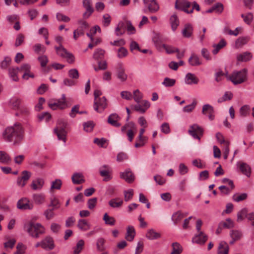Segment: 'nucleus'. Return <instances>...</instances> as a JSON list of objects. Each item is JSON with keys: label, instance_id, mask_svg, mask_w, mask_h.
<instances>
[{"label": "nucleus", "instance_id": "obj_1", "mask_svg": "<svg viewBox=\"0 0 254 254\" xmlns=\"http://www.w3.org/2000/svg\"><path fill=\"white\" fill-rule=\"evenodd\" d=\"M2 137L5 141L12 142L14 146H19L24 140V128L20 123H16L5 129Z\"/></svg>", "mask_w": 254, "mask_h": 254}, {"label": "nucleus", "instance_id": "obj_2", "mask_svg": "<svg viewBox=\"0 0 254 254\" xmlns=\"http://www.w3.org/2000/svg\"><path fill=\"white\" fill-rule=\"evenodd\" d=\"M24 230L27 232L29 235L35 238L39 237L45 232L44 228L40 223H35L32 222H28L24 225Z\"/></svg>", "mask_w": 254, "mask_h": 254}, {"label": "nucleus", "instance_id": "obj_3", "mask_svg": "<svg viewBox=\"0 0 254 254\" xmlns=\"http://www.w3.org/2000/svg\"><path fill=\"white\" fill-rule=\"evenodd\" d=\"M247 69L243 68L240 71H233L230 75L227 74L226 76L234 84L237 85L243 83L247 80Z\"/></svg>", "mask_w": 254, "mask_h": 254}, {"label": "nucleus", "instance_id": "obj_4", "mask_svg": "<svg viewBox=\"0 0 254 254\" xmlns=\"http://www.w3.org/2000/svg\"><path fill=\"white\" fill-rule=\"evenodd\" d=\"M67 123L64 119H59L57 127L54 128V132L57 135L59 140H62L64 143L66 142L67 132L66 128Z\"/></svg>", "mask_w": 254, "mask_h": 254}, {"label": "nucleus", "instance_id": "obj_5", "mask_svg": "<svg viewBox=\"0 0 254 254\" xmlns=\"http://www.w3.org/2000/svg\"><path fill=\"white\" fill-rule=\"evenodd\" d=\"M48 106L50 108L54 110L57 109L64 110L69 107L66 100L65 94H63L62 98L57 100L55 102H52V101L50 102L48 104Z\"/></svg>", "mask_w": 254, "mask_h": 254}, {"label": "nucleus", "instance_id": "obj_6", "mask_svg": "<svg viewBox=\"0 0 254 254\" xmlns=\"http://www.w3.org/2000/svg\"><path fill=\"white\" fill-rule=\"evenodd\" d=\"M188 132L194 138L199 140L200 139L199 135L202 136L203 129L198 125L193 124L190 127Z\"/></svg>", "mask_w": 254, "mask_h": 254}, {"label": "nucleus", "instance_id": "obj_7", "mask_svg": "<svg viewBox=\"0 0 254 254\" xmlns=\"http://www.w3.org/2000/svg\"><path fill=\"white\" fill-rule=\"evenodd\" d=\"M82 4L85 9V11L83 13V19H86L93 13L94 9L92 5L91 0H83Z\"/></svg>", "mask_w": 254, "mask_h": 254}, {"label": "nucleus", "instance_id": "obj_8", "mask_svg": "<svg viewBox=\"0 0 254 254\" xmlns=\"http://www.w3.org/2000/svg\"><path fill=\"white\" fill-rule=\"evenodd\" d=\"M31 66L28 64H22L20 67H17L19 72H23L24 73L22 75V78L24 79L28 80L29 77L34 78V75L30 71Z\"/></svg>", "mask_w": 254, "mask_h": 254}, {"label": "nucleus", "instance_id": "obj_9", "mask_svg": "<svg viewBox=\"0 0 254 254\" xmlns=\"http://www.w3.org/2000/svg\"><path fill=\"white\" fill-rule=\"evenodd\" d=\"M116 73L117 78L122 82L127 80V75L125 72V68L121 63L118 64L116 67Z\"/></svg>", "mask_w": 254, "mask_h": 254}, {"label": "nucleus", "instance_id": "obj_10", "mask_svg": "<svg viewBox=\"0 0 254 254\" xmlns=\"http://www.w3.org/2000/svg\"><path fill=\"white\" fill-rule=\"evenodd\" d=\"M143 1L145 7L149 12L153 13L158 10L159 6L155 0H143Z\"/></svg>", "mask_w": 254, "mask_h": 254}, {"label": "nucleus", "instance_id": "obj_11", "mask_svg": "<svg viewBox=\"0 0 254 254\" xmlns=\"http://www.w3.org/2000/svg\"><path fill=\"white\" fill-rule=\"evenodd\" d=\"M22 176L17 179V185L20 187H23L26 184L27 181L31 177V173L27 171H23L22 172Z\"/></svg>", "mask_w": 254, "mask_h": 254}, {"label": "nucleus", "instance_id": "obj_12", "mask_svg": "<svg viewBox=\"0 0 254 254\" xmlns=\"http://www.w3.org/2000/svg\"><path fill=\"white\" fill-rule=\"evenodd\" d=\"M107 100L105 97L99 98L96 99V100H94V110L97 112H101L99 110V108H100L102 111L104 110L107 107Z\"/></svg>", "mask_w": 254, "mask_h": 254}, {"label": "nucleus", "instance_id": "obj_13", "mask_svg": "<svg viewBox=\"0 0 254 254\" xmlns=\"http://www.w3.org/2000/svg\"><path fill=\"white\" fill-rule=\"evenodd\" d=\"M42 248L47 250H52L55 248L54 241L50 236H47L42 240Z\"/></svg>", "mask_w": 254, "mask_h": 254}, {"label": "nucleus", "instance_id": "obj_14", "mask_svg": "<svg viewBox=\"0 0 254 254\" xmlns=\"http://www.w3.org/2000/svg\"><path fill=\"white\" fill-rule=\"evenodd\" d=\"M120 177L128 183H132L134 180V176L130 169H127L120 173Z\"/></svg>", "mask_w": 254, "mask_h": 254}, {"label": "nucleus", "instance_id": "obj_15", "mask_svg": "<svg viewBox=\"0 0 254 254\" xmlns=\"http://www.w3.org/2000/svg\"><path fill=\"white\" fill-rule=\"evenodd\" d=\"M208 239V236L204 233L200 234L197 233L192 239V242L193 243H196L200 245H203L205 244Z\"/></svg>", "mask_w": 254, "mask_h": 254}, {"label": "nucleus", "instance_id": "obj_16", "mask_svg": "<svg viewBox=\"0 0 254 254\" xmlns=\"http://www.w3.org/2000/svg\"><path fill=\"white\" fill-rule=\"evenodd\" d=\"M17 208L22 210L32 209L33 205L29 203L27 198H22L18 200L17 203Z\"/></svg>", "mask_w": 254, "mask_h": 254}, {"label": "nucleus", "instance_id": "obj_17", "mask_svg": "<svg viewBox=\"0 0 254 254\" xmlns=\"http://www.w3.org/2000/svg\"><path fill=\"white\" fill-rule=\"evenodd\" d=\"M214 108L209 104H205L203 106L202 113L203 115H208V118L210 120H213L214 118Z\"/></svg>", "mask_w": 254, "mask_h": 254}, {"label": "nucleus", "instance_id": "obj_18", "mask_svg": "<svg viewBox=\"0 0 254 254\" xmlns=\"http://www.w3.org/2000/svg\"><path fill=\"white\" fill-rule=\"evenodd\" d=\"M120 117L116 113L111 114L108 118L107 122L112 126L119 127L121 124L119 123Z\"/></svg>", "mask_w": 254, "mask_h": 254}, {"label": "nucleus", "instance_id": "obj_19", "mask_svg": "<svg viewBox=\"0 0 254 254\" xmlns=\"http://www.w3.org/2000/svg\"><path fill=\"white\" fill-rule=\"evenodd\" d=\"M185 83L189 85L192 84H197L199 82V79L193 73H188L185 77Z\"/></svg>", "mask_w": 254, "mask_h": 254}, {"label": "nucleus", "instance_id": "obj_20", "mask_svg": "<svg viewBox=\"0 0 254 254\" xmlns=\"http://www.w3.org/2000/svg\"><path fill=\"white\" fill-rule=\"evenodd\" d=\"M44 184V181L43 179L37 178L32 182L31 184V188L34 190H40Z\"/></svg>", "mask_w": 254, "mask_h": 254}, {"label": "nucleus", "instance_id": "obj_21", "mask_svg": "<svg viewBox=\"0 0 254 254\" xmlns=\"http://www.w3.org/2000/svg\"><path fill=\"white\" fill-rule=\"evenodd\" d=\"M189 63L191 66H198L202 64L199 58L195 54H192L189 59Z\"/></svg>", "mask_w": 254, "mask_h": 254}, {"label": "nucleus", "instance_id": "obj_22", "mask_svg": "<svg viewBox=\"0 0 254 254\" xmlns=\"http://www.w3.org/2000/svg\"><path fill=\"white\" fill-rule=\"evenodd\" d=\"M193 28L190 23H187L185 25L184 28L183 29L182 33L183 36L186 38L190 37L192 33Z\"/></svg>", "mask_w": 254, "mask_h": 254}, {"label": "nucleus", "instance_id": "obj_23", "mask_svg": "<svg viewBox=\"0 0 254 254\" xmlns=\"http://www.w3.org/2000/svg\"><path fill=\"white\" fill-rule=\"evenodd\" d=\"M135 231L132 226H128L127 228V233L126 235V239L128 241H132L135 237Z\"/></svg>", "mask_w": 254, "mask_h": 254}, {"label": "nucleus", "instance_id": "obj_24", "mask_svg": "<svg viewBox=\"0 0 254 254\" xmlns=\"http://www.w3.org/2000/svg\"><path fill=\"white\" fill-rule=\"evenodd\" d=\"M253 57V55L249 52H245L241 54L238 55L237 60L240 62H246L250 61Z\"/></svg>", "mask_w": 254, "mask_h": 254}, {"label": "nucleus", "instance_id": "obj_25", "mask_svg": "<svg viewBox=\"0 0 254 254\" xmlns=\"http://www.w3.org/2000/svg\"><path fill=\"white\" fill-rule=\"evenodd\" d=\"M229 250L228 244L225 242L222 241L219 244L218 254H228Z\"/></svg>", "mask_w": 254, "mask_h": 254}, {"label": "nucleus", "instance_id": "obj_26", "mask_svg": "<svg viewBox=\"0 0 254 254\" xmlns=\"http://www.w3.org/2000/svg\"><path fill=\"white\" fill-rule=\"evenodd\" d=\"M123 204V200L119 197L112 198L109 201V205L112 208H120Z\"/></svg>", "mask_w": 254, "mask_h": 254}, {"label": "nucleus", "instance_id": "obj_27", "mask_svg": "<svg viewBox=\"0 0 254 254\" xmlns=\"http://www.w3.org/2000/svg\"><path fill=\"white\" fill-rule=\"evenodd\" d=\"M146 237L149 240H153L160 238L161 234L155 231L154 229H151L148 230L146 234Z\"/></svg>", "mask_w": 254, "mask_h": 254}, {"label": "nucleus", "instance_id": "obj_28", "mask_svg": "<svg viewBox=\"0 0 254 254\" xmlns=\"http://www.w3.org/2000/svg\"><path fill=\"white\" fill-rule=\"evenodd\" d=\"M170 23L173 31H175L179 25L180 21L176 14H173L170 18Z\"/></svg>", "mask_w": 254, "mask_h": 254}, {"label": "nucleus", "instance_id": "obj_29", "mask_svg": "<svg viewBox=\"0 0 254 254\" xmlns=\"http://www.w3.org/2000/svg\"><path fill=\"white\" fill-rule=\"evenodd\" d=\"M188 214V213L184 214L181 211H178L172 215V220L175 224H177L185 216L187 215Z\"/></svg>", "mask_w": 254, "mask_h": 254}, {"label": "nucleus", "instance_id": "obj_30", "mask_svg": "<svg viewBox=\"0 0 254 254\" xmlns=\"http://www.w3.org/2000/svg\"><path fill=\"white\" fill-rule=\"evenodd\" d=\"M71 179L74 184H81L85 182L83 176L81 173H74L73 174Z\"/></svg>", "mask_w": 254, "mask_h": 254}, {"label": "nucleus", "instance_id": "obj_31", "mask_svg": "<svg viewBox=\"0 0 254 254\" xmlns=\"http://www.w3.org/2000/svg\"><path fill=\"white\" fill-rule=\"evenodd\" d=\"M32 197L34 202L37 204H42L45 202V196L43 193L34 194Z\"/></svg>", "mask_w": 254, "mask_h": 254}, {"label": "nucleus", "instance_id": "obj_32", "mask_svg": "<svg viewBox=\"0 0 254 254\" xmlns=\"http://www.w3.org/2000/svg\"><path fill=\"white\" fill-rule=\"evenodd\" d=\"M249 41L248 37H241L237 39L235 42V48H240L246 44Z\"/></svg>", "mask_w": 254, "mask_h": 254}, {"label": "nucleus", "instance_id": "obj_33", "mask_svg": "<svg viewBox=\"0 0 254 254\" xmlns=\"http://www.w3.org/2000/svg\"><path fill=\"white\" fill-rule=\"evenodd\" d=\"M106 240L103 238H99L97 240L96 248L98 251L103 252L106 249L105 245Z\"/></svg>", "mask_w": 254, "mask_h": 254}, {"label": "nucleus", "instance_id": "obj_34", "mask_svg": "<svg viewBox=\"0 0 254 254\" xmlns=\"http://www.w3.org/2000/svg\"><path fill=\"white\" fill-rule=\"evenodd\" d=\"M11 159L9 155L4 151H0V163L3 164H8Z\"/></svg>", "mask_w": 254, "mask_h": 254}, {"label": "nucleus", "instance_id": "obj_35", "mask_svg": "<svg viewBox=\"0 0 254 254\" xmlns=\"http://www.w3.org/2000/svg\"><path fill=\"white\" fill-rule=\"evenodd\" d=\"M126 27V24H125L123 22H120L119 23L117 27L115 29V34L118 36L123 35L125 33V31L124 29Z\"/></svg>", "mask_w": 254, "mask_h": 254}, {"label": "nucleus", "instance_id": "obj_36", "mask_svg": "<svg viewBox=\"0 0 254 254\" xmlns=\"http://www.w3.org/2000/svg\"><path fill=\"white\" fill-rule=\"evenodd\" d=\"M77 227L84 231H87L90 228V224L85 219L79 220Z\"/></svg>", "mask_w": 254, "mask_h": 254}, {"label": "nucleus", "instance_id": "obj_37", "mask_svg": "<svg viewBox=\"0 0 254 254\" xmlns=\"http://www.w3.org/2000/svg\"><path fill=\"white\" fill-rule=\"evenodd\" d=\"M240 169L241 172L249 177L251 175V168L250 167L245 163H242L240 165Z\"/></svg>", "mask_w": 254, "mask_h": 254}, {"label": "nucleus", "instance_id": "obj_38", "mask_svg": "<svg viewBox=\"0 0 254 254\" xmlns=\"http://www.w3.org/2000/svg\"><path fill=\"white\" fill-rule=\"evenodd\" d=\"M172 252L171 254H180L183 251V248L178 242H174L172 244Z\"/></svg>", "mask_w": 254, "mask_h": 254}, {"label": "nucleus", "instance_id": "obj_39", "mask_svg": "<svg viewBox=\"0 0 254 254\" xmlns=\"http://www.w3.org/2000/svg\"><path fill=\"white\" fill-rule=\"evenodd\" d=\"M226 45V42L224 39H221L218 44L214 45V49L212 51V53L214 55L218 53L219 51L225 47Z\"/></svg>", "mask_w": 254, "mask_h": 254}, {"label": "nucleus", "instance_id": "obj_40", "mask_svg": "<svg viewBox=\"0 0 254 254\" xmlns=\"http://www.w3.org/2000/svg\"><path fill=\"white\" fill-rule=\"evenodd\" d=\"M110 170L108 169H100V174L102 177H104L103 180L108 182L112 179V177L110 175Z\"/></svg>", "mask_w": 254, "mask_h": 254}, {"label": "nucleus", "instance_id": "obj_41", "mask_svg": "<svg viewBox=\"0 0 254 254\" xmlns=\"http://www.w3.org/2000/svg\"><path fill=\"white\" fill-rule=\"evenodd\" d=\"M103 220L105 221V223L106 224L111 226L114 225L116 222L115 219L113 217L109 216L107 213L104 215Z\"/></svg>", "mask_w": 254, "mask_h": 254}, {"label": "nucleus", "instance_id": "obj_42", "mask_svg": "<svg viewBox=\"0 0 254 254\" xmlns=\"http://www.w3.org/2000/svg\"><path fill=\"white\" fill-rule=\"evenodd\" d=\"M105 51L102 49H97L93 54V58L96 60L101 59L104 57Z\"/></svg>", "mask_w": 254, "mask_h": 254}, {"label": "nucleus", "instance_id": "obj_43", "mask_svg": "<svg viewBox=\"0 0 254 254\" xmlns=\"http://www.w3.org/2000/svg\"><path fill=\"white\" fill-rule=\"evenodd\" d=\"M84 242L83 240H79L74 248L73 254H79L83 249Z\"/></svg>", "mask_w": 254, "mask_h": 254}, {"label": "nucleus", "instance_id": "obj_44", "mask_svg": "<svg viewBox=\"0 0 254 254\" xmlns=\"http://www.w3.org/2000/svg\"><path fill=\"white\" fill-rule=\"evenodd\" d=\"M248 210L244 208L237 213V221L241 222L243 220L245 217H247Z\"/></svg>", "mask_w": 254, "mask_h": 254}, {"label": "nucleus", "instance_id": "obj_45", "mask_svg": "<svg viewBox=\"0 0 254 254\" xmlns=\"http://www.w3.org/2000/svg\"><path fill=\"white\" fill-rule=\"evenodd\" d=\"M83 126L85 131L87 132H91L93 130L95 124L93 121H89L84 123Z\"/></svg>", "mask_w": 254, "mask_h": 254}, {"label": "nucleus", "instance_id": "obj_46", "mask_svg": "<svg viewBox=\"0 0 254 254\" xmlns=\"http://www.w3.org/2000/svg\"><path fill=\"white\" fill-rule=\"evenodd\" d=\"M25 36L22 33H19L16 38L14 45L17 47L21 45L24 42Z\"/></svg>", "mask_w": 254, "mask_h": 254}, {"label": "nucleus", "instance_id": "obj_47", "mask_svg": "<svg viewBox=\"0 0 254 254\" xmlns=\"http://www.w3.org/2000/svg\"><path fill=\"white\" fill-rule=\"evenodd\" d=\"M118 54L117 56L120 59H122L126 57L128 54V51L127 49H126L123 46L121 47L118 50Z\"/></svg>", "mask_w": 254, "mask_h": 254}, {"label": "nucleus", "instance_id": "obj_48", "mask_svg": "<svg viewBox=\"0 0 254 254\" xmlns=\"http://www.w3.org/2000/svg\"><path fill=\"white\" fill-rule=\"evenodd\" d=\"M19 72L18 70L17 69V67L10 68H9V74L10 77L13 81H17L18 80V78L17 76V73Z\"/></svg>", "mask_w": 254, "mask_h": 254}, {"label": "nucleus", "instance_id": "obj_49", "mask_svg": "<svg viewBox=\"0 0 254 254\" xmlns=\"http://www.w3.org/2000/svg\"><path fill=\"white\" fill-rule=\"evenodd\" d=\"M176 83V80L174 79L170 78L169 77H165L164 79L162 84L165 87H172Z\"/></svg>", "mask_w": 254, "mask_h": 254}, {"label": "nucleus", "instance_id": "obj_50", "mask_svg": "<svg viewBox=\"0 0 254 254\" xmlns=\"http://www.w3.org/2000/svg\"><path fill=\"white\" fill-rule=\"evenodd\" d=\"M68 76L74 79H77L79 78V72L76 68H72L70 69L68 72Z\"/></svg>", "mask_w": 254, "mask_h": 254}, {"label": "nucleus", "instance_id": "obj_51", "mask_svg": "<svg viewBox=\"0 0 254 254\" xmlns=\"http://www.w3.org/2000/svg\"><path fill=\"white\" fill-rule=\"evenodd\" d=\"M197 102L195 100H193L192 104L186 106L183 108V112L187 113H190L192 112L195 108Z\"/></svg>", "mask_w": 254, "mask_h": 254}, {"label": "nucleus", "instance_id": "obj_52", "mask_svg": "<svg viewBox=\"0 0 254 254\" xmlns=\"http://www.w3.org/2000/svg\"><path fill=\"white\" fill-rule=\"evenodd\" d=\"M187 0H176L175 2V7L177 9H179L183 11Z\"/></svg>", "mask_w": 254, "mask_h": 254}, {"label": "nucleus", "instance_id": "obj_53", "mask_svg": "<svg viewBox=\"0 0 254 254\" xmlns=\"http://www.w3.org/2000/svg\"><path fill=\"white\" fill-rule=\"evenodd\" d=\"M143 98V94L139 91V90L136 89L133 92V99L134 101L139 103L140 102Z\"/></svg>", "mask_w": 254, "mask_h": 254}, {"label": "nucleus", "instance_id": "obj_54", "mask_svg": "<svg viewBox=\"0 0 254 254\" xmlns=\"http://www.w3.org/2000/svg\"><path fill=\"white\" fill-rule=\"evenodd\" d=\"M54 208H48L44 211V215L47 220H50L54 217Z\"/></svg>", "mask_w": 254, "mask_h": 254}, {"label": "nucleus", "instance_id": "obj_55", "mask_svg": "<svg viewBox=\"0 0 254 254\" xmlns=\"http://www.w3.org/2000/svg\"><path fill=\"white\" fill-rule=\"evenodd\" d=\"M247 196L248 195L246 193H242L240 195L235 194L233 196V199L236 202H240L245 200Z\"/></svg>", "mask_w": 254, "mask_h": 254}, {"label": "nucleus", "instance_id": "obj_56", "mask_svg": "<svg viewBox=\"0 0 254 254\" xmlns=\"http://www.w3.org/2000/svg\"><path fill=\"white\" fill-rule=\"evenodd\" d=\"M10 103L13 109H18L20 104L21 103V100L19 98L14 97L11 99Z\"/></svg>", "mask_w": 254, "mask_h": 254}, {"label": "nucleus", "instance_id": "obj_57", "mask_svg": "<svg viewBox=\"0 0 254 254\" xmlns=\"http://www.w3.org/2000/svg\"><path fill=\"white\" fill-rule=\"evenodd\" d=\"M33 49L35 53L39 54L40 52L44 53L46 51V48L41 44H37L33 46Z\"/></svg>", "mask_w": 254, "mask_h": 254}, {"label": "nucleus", "instance_id": "obj_58", "mask_svg": "<svg viewBox=\"0 0 254 254\" xmlns=\"http://www.w3.org/2000/svg\"><path fill=\"white\" fill-rule=\"evenodd\" d=\"M214 11L218 14L221 13L224 10L223 4L221 2H217L213 6Z\"/></svg>", "mask_w": 254, "mask_h": 254}, {"label": "nucleus", "instance_id": "obj_59", "mask_svg": "<svg viewBox=\"0 0 254 254\" xmlns=\"http://www.w3.org/2000/svg\"><path fill=\"white\" fill-rule=\"evenodd\" d=\"M162 47L165 49L168 54H172L175 52H178L179 49L177 48L173 47L171 46H168L165 44H163Z\"/></svg>", "mask_w": 254, "mask_h": 254}, {"label": "nucleus", "instance_id": "obj_60", "mask_svg": "<svg viewBox=\"0 0 254 254\" xmlns=\"http://www.w3.org/2000/svg\"><path fill=\"white\" fill-rule=\"evenodd\" d=\"M60 206V203L59 200L56 198H51V202L50 204L48 205V207H53L52 208H54V209H58Z\"/></svg>", "mask_w": 254, "mask_h": 254}, {"label": "nucleus", "instance_id": "obj_61", "mask_svg": "<svg viewBox=\"0 0 254 254\" xmlns=\"http://www.w3.org/2000/svg\"><path fill=\"white\" fill-rule=\"evenodd\" d=\"M107 141V140L104 138H95L94 139L93 142L96 144L98 146L103 148H106V146H104L105 143Z\"/></svg>", "mask_w": 254, "mask_h": 254}, {"label": "nucleus", "instance_id": "obj_62", "mask_svg": "<svg viewBox=\"0 0 254 254\" xmlns=\"http://www.w3.org/2000/svg\"><path fill=\"white\" fill-rule=\"evenodd\" d=\"M231 237L234 241H238L242 237V234L240 232L237 230H233L230 233Z\"/></svg>", "mask_w": 254, "mask_h": 254}, {"label": "nucleus", "instance_id": "obj_63", "mask_svg": "<svg viewBox=\"0 0 254 254\" xmlns=\"http://www.w3.org/2000/svg\"><path fill=\"white\" fill-rule=\"evenodd\" d=\"M97 202V198L93 197L89 199L87 202L88 208L90 209H93L95 208Z\"/></svg>", "mask_w": 254, "mask_h": 254}, {"label": "nucleus", "instance_id": "obj_64", "mask_svg": "<svg viewBox=\"0 0 254 254\" xmlns=\"http://www.w3.org/2000/svg\"><path fill=\"white\" fill-rule=\"evenodd\" d=\"M62 185V181L60 179H56L52 183L51 189L60 190Z\"/></svg>", "mask_w": 254, "mask_h": 254}]
</instances>
